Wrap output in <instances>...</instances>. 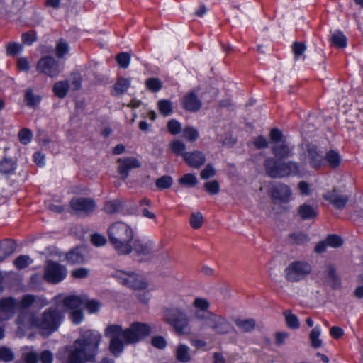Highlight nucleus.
I'll use <instances>...</instances> for the list:
<instances>
[{
	"label": "nucleus",
	"mask_w": 363,
	"mask_h": 363,
	"mask_svg": "<svg viewBox=\"0 0 363 363\" xmlns=\"http://www.w3.org/2000/svg\"><path fill=\"white\" fill-rule=\"evenodd\" d=\"M85 250L75 248L67 254V259L72 264H80L84 262Z\"/></svg>",
	"instance_id": "30"
},
{
	"label": "nucleus",
	"mask_w": 363,
	"mask_h": 363,
	"mask_svg": "<svg viewBox=\"0 0 363 363\" xmlns=\"http://www.w3.org/2000/svg\"><path fill=\"white\" fill-rule=\"evenodd\" d=\"M18 136L22 144L27 145L30 142L33 134L30 129L23 128L18 132Z\"/></svg>",
	"instance_id": "52"
},
{
	"label": "nucleus",
	"mask_w": 363,
	"mask_h": 363,
	"mask_svg": "<svg viewBox=\"0 0 363 363\" xmlns=\"http://www.w3.org/2000/svg\"><path fill=\"white\" fill-rule=\"evenodd\" d=\"M325 162H327L331 168H337L340 166L341 158L337 152L333 150L328 151L324 155Z\"/></svg>",
	"instance_id": "32"
},
{
	"label": "nucleus",
	"mask_w": 363,
	"mask_h": 363,
	"mask_svg": "<svg viewBox=\"0 0 363 363\" xmlns=\"http://www.w3.org/2000/svg\"><path fill=\"white\" fill-rule=\"evenodd\" d=\"M24 99L28 106L35 107L40 103L41 97L34 94L32 89H28L25 91Z\"/></svg>",
	"instance_id": "36"
},
{
	"label": "nucleus",
	"mask_w": 363,
	"mask_h": 363,
	"mask_svg": "<svg viewBox=\"0 0 363 363\" xmlns=\"http://www.w3.org/2000/svg\"><path fill=\"white\" fill-rule=\"evenodd\" d=\"M199 135V131L193 127H185L183 130V137L190 142L196 141Z\"/></svg>",
	"instance_id": "45"
},
{
	"label": "nucleus",
	"mask_w": 363,
	"mask_h": 363,
	"mask_svg": "<svg viewBox=\"0 0 363 363\" xmlns=\"http://www.w3.org/2000/svg\"><path fill=\"white\" fill-rule=\"evenodd\" d=\"M184 160L190 167L199 169L206 163V157L203 152L194 150L185 154Z\"/></svg>",
	"instance_id": "18"
},
{
	"label": "nucleus",
	"mask_w": 363,
	"mask_h": 363,
	"mask_svg": "<svg viewBox=\"0 0 363 363\" xmlns=\"http://www.w3.org/2000/svg\"><path fill=\"white\" fill-rule=\"evenodd\" d=\"M331 42L339 48H344L347 46V38L340 31H337L332 35Z\"/></svg>",
	"instance_id": "39"
},
{
	"label": "nucleus",
	"mask_w": 363,
	"mask_h": 363,
	"mask_svg": "<svg viewBox=\"0 0 363 363\" xmlns=\"http://www.w3.org/2000/svg\"><path fill=\"white\" fill-rule=\"evenodd\" d=\"M69 89V84L68 81H59L54 84L52 91L55 96L60 99L65 98Z\"/></svg>",
	"instance_id": "29"
},
{
	"label": "nucleus",
	"mask_w": 363,
	"mask_h": 363,
	"mask_svg": "<svg viewBox=\"0 0 363 363\" xmlns=\"http://www.w3.org/2000/svg\"><path fill=\"white\" fill-rule=\"evenodd\" d=\"M328 245L333 247H340L343 244L342 239L337 235H329L325 239Z\"/></svg>",
	"instance_id": "53"
},
{
	"label": "nucleus",
	"mask_w": 363,
	"mask_h": 363,
	"mask_svg": "<svg viewBox=\"0 0 363 363\" xmlns=\"http://www.w3.org/2000/svg\"><path fill=\"white\" fill-rule=\"evenodd\" d=\"M253 145L257 149H265L269 147V142L264 136L260 135L255 138Z\"/></svg>",
	"instance_id": "61"
},
{
	"label": "nucleus",
	"mask_w": 363,
	"mask_h": 363,
	"mask_svg": "<svg viewBox=\"0 0 363 363\" xmlns=\"http://www.w3.org/2000/svg\"><path fill=\"white\" fill-rule=\"evenodd\" d=\"M167 128L172 135H177L182 130V125L177 120L172 119L167 123Z\"/></svg>",
	"instance_id": "58"
},
{
	"label": "nucleus",
	"mask_w": 363,
	"mask_h": 363,
	"mask_svg": "<svg viewBox=\"0 0 363 363\" xmlns=\"http://www.w3.org/2000/svg\"><path fill=\"white\" fill-rule=\"evenodd\" d=\"M62 296L58 295L55 298L56 303H60L62 305V309H76L82 306L84 303L83 298L77 296H68L63 299H61Z\"/></svg>",
	"instance_id": "20"
},
{
	"label": "nucleus",
	"mask_w": 363,
	"mask_h": 363,
	"mask_svg": "<svg viewBox=\"0 0 363 363\" xmlns=\"http://www.w3.org/2000/svg\"><path fill=\"white\" fill-rule=\"evenodd\" d=\"M130 84L131 79L130 78L118 77L113 87V94L115 96L123 94L130 86Z\"/></svg>",
	"instance_id": "25"
},
{
	"label": "nucleus",
	"mask_w": 363,
	"mask_h": 363,
	"mask_svg": "<svg viewBox=\"0 0 363 363\" xmlns=\"http://www.w3.org/2000/svg\"><path fill=\"white\" fill-rule=\"evenodd\" d=\"M16 250V243L12 240H5L0 242V257L5 259L13 253Z\"/></svg>",
	"instance_id": "28"
},
{
	"label": "nucleus",
	"mask_w": 363,
	"mask_h": 363,
	"mask_svg": "<svg viewBox=\"0 0 363 363\" xmlns=\"http://www.w3.org/2000/svg\"><path fill=\"white\" fill-rule=\"evenodd\" d=\"M306 50V45L303 43L294 42L292 45V50L296 58L301 56Z\"/></svg>",
	"instance_id": "60"
},
{
	"label": "nucleus",
	"mask_w": 363,
	"mask_h": 363,
	"mask_svg": "<svg viewBox=\"0 0 363 363\" xmlns=\"http://www.w3.org/2000/svg\"><path fill=\"white\" fill-rule=\"evenodd\" d=\"M145 84L147 87L154 92L158 91L162 87L161 82L156 78L148 79Z\"/></svg>",
	"instance_id": "59"
},
{
	"label": "nucleus",
	"mask_w": 363,
	"mask_h": 363,
	"mask_svg": "<svg viewBox=\"0 0 363 363\" xmlns=\"http://www.w3.org/2000/svg\"><path fill=\"white\" fill-rule=\"evenodd\" d=\"M311 272L309 264L301 261L290 263L284 269V277L288 282L295 283L302 281Z\"/></svg>",
	"instance_id": "7"
},
{
	"label": "nucleus",
	"mask_w": 363,
	"mask_h": 363,
	"mask_svg": "<svg viewBox=\"0 0 363 363\" xmlns=\"http://www.w3.org/2000/svg\"><path fill=\"white\" fill-rule=\"evenodd\" d=\"M325 279L333 289H338L340 286V279L336 274V269L332 264H329L325 269Z\"/></svg>",
	"instance_id": "23"
},
{
	"label": "nucleus",
	"mask_w": 363,
	"mask_h": 363,
	"mask_svg": "<svg viewBox=\"0 0 363 363\" xmlns=\"http://www.w3.org/2000/svg\"><path fill=\"white\" fill-rule=\"evenodd\" d=\"M69 47L67 43L61 40L58 42L57 44L55 51H56V56L58 58H62L65 55H66L68 52Z\"/></svg>",
	"instance_id": "54"
},
{
	"label": "nucleus",
	"mask_w": 363,
	"mask_h": 363,
	"mask_svg": "<svg viewBox=\"0 0 363 363\" xmlns=\"http://www.w3.org/2000/svg\"><path fill=\"white\" fill-rule=\"evenodd\" d=\"M216 174V170L212 164H208L205 168L200 172V177L203 180L213 177Z\"/></svg>",
	"instance_id": "50"
},
{
	"label": "nucleus",
	"mask_w": 363,
	"mask_h": 363,
	"mask_svg": "<svg viewBox=\"0 0 363 363\" xmlns=\"http://www.w3.org/2000/svg\"><path fill=\"white\" fill-rule=\"evenodd\" d=\"M84 303L82 305H84L89 313H96L99 311L101 303L96 300H88L84 298Z\"/></svg>",
	"instance_id": "55"
},
{
	"label": "nucleus",
	"mask_w": 363,
	"mask_h": 363,
	"mask_svg": "<svg viewBox=\"0 0 363 363\" xmlns=\"http://www.w3.org/2000/svg\"><path fill=\"white\" fill-rule=\"evenodd\" d=\"M309 240L308 235L303 232H294L289 235V242L292 245H304Z\"/></svg>",
	"instance_id": "31"
},
{
	"label": "nucleus",
	"mask_w": 363,
	"mask_h": 363,
	"mask_svg": "<svg viewBox=\"0 0 363 363\" xmlns=\"http://www.w3.org/2000/svg\"><path fill=\"white\" fill-rule=\"evenodd\" d=\"M203 216L200 212H194L190 216V225L194 229L201 228L203 223Z\"/></svg>",
	"instance_id": "44"
},
{
	"label": "nucleus",
	"mask_w": 363,
	"mask_h": 363,
	"mask_svg": "<svg viewBox=\"0 0 363 363\" xmlns=\"http://www.w3.org/2000/svg\"><path fill=\"white\" fill-rule=\"evenodd\" d=\"M182 104L184 108L191 112L199 111L202 104L194 92H189L184 96Z\"/></svg>",
	"instance_id": "21"
},
{
	"label": "nucleus",
	"mask_w": 363,
	"mask_h": 363,
	"mask_svg": "<svg viewBox=\"0 0 363 363\" xmlns=\"http://www.w3.org/2000/svg\"><path fill=\"white\" fill-rule=\"evenodd\" d=\"M270 140L274 145L279 144L286 141L282 132L278 128H272L269 133Z\"/></svg>",
	"instance_id": "43"
},
{
	"label": "nucleus",
	"mask_w": 363,
	"mask_h": 363,
	"mask_svg": "<svg viewBox=\"0 0 363 363\" xmlns=\"http://www.w3.org/2000/svg\"><path fill=\"white\" fill-rule=\"evenodd\" d=\"M205 190L211 195L218 194L220 191V184L217 180L206 182L203 184Z\"/></svg>",
	"instance_id": "46"
},
{
	"label": "nucleus",
	"mask_w": 363,
	"mask_h": 363,
	"mask_svg": "<svg viewBox=\"0 0 363 363\" xmlns=\"http://www.w3.org/2000/svg\"><path fill=\"white\" fill-rule=\"evenodd\" d=\"M14 354L11 349L1 347H0V360L4 362H11L13 359Z\"/></svg>",
	"instance_id": "57"
},
{
	"label": "nucleus",
	"mask_w": 363,
	"mask_h": 363,
	"mask_svg": "<svg viewBox=\"0 0 363 363\" xmlns=\"http://www.w3.org/2000/svg\"><path fill=\"white\" fill-rule=\"evenodd\" d=\"M150 333L147 324L134 322L125 330L119 325H108L105 330V335L110 338L109 350L116 357L123 350L125 345L135 344Z\"/></svg>",
	"instance_id": "2"
},
{
	"label": "nucleus",
	"mask_w": 363,
	"mask_h": 363,
	"mask_svg": "<svg viewBox=\"0 0 363 363\" xmlns=\"http://www.w3.org/2000/svg\"><path fill=\"white\" fill-rule=\"evenodd\" d=\"M297 213L301 220H314L318 216V207L303 203L298 206Z\"/></svg>",
	"instance_id": "22"
},
{
	"label": "nucleus",
	"mask_w": 363,
	"mask_h": 363,
	"mask_svg": "<svg viewBox=\"0 0 363 363\" xmlns=\"http://www.w3.org/2000/svg\"><path fill=\"white\" fill-rule=\"evenodd\" d=\"M263 166L266 174L272 179H281L298 175L301 173L299 163L293 160L279 161L272 157H267L264 161Z\"/></svg>",
	"instance_id": "5"
},
{
	"label": "nucleus",
	"mask_w": 363,
	"mask_h": 363,
	"mask_svg": "<svg viewBox=\"0 0 363 363\" xmlns=\"http://www.w3.org/2000/svg\"><path fill=\"white\" fill-rule=\"evenodd\" d=\"M14 169V164L12 160L4 159L0 162V172L9 174Z\"/></svg>",
	"instance_id": "56"
},
{
	"label": "nucleus",
	"mask_w": 363,
	"mask_h": 363,
	"mask_svg": "<svg viewBox=\"0 0 363 363\" xmlns=\"http://www.w3.org/2000/svg\"><path fill=\"white\" fill-rule=\"evenodd\" d=\"M189 350V347L187 345L183 344L179 345L175 350L176 359L182 363L190 362L191 357Z\"/></svg>",
	"instance_id": "26"
},
{
	"label": "nucleus",
	"mask_w": 363,
	"mask_h": 363,
	"mask_svg": "<svg viewBox=\"0 0 363 363\" xmlns=\"http://www.w3.org/2000/svg\"><path fill=\"white\" fill-rule=\"evenodd\" d=\"M163 319L177 335L186 334V330L189 328V317L182 308L176 306L164 307Z\"/></svg>",
	"instance_id": "6"
},
{
	"label": "nucleus",
	"mask_w": 363,
	"mask_h": 363,
	"mask_svg": "<svg viewBox=\"0 0 363 363\" xmlns=\"http://www.w3.org/2000/svg\"><path fill=\"white\" fill-rule=\"evenodd\" d=\"M179 183L184 186L193 187L197 184L198 180L194 174L187 173L179 178Z\"/></svg>",
	"instance_id": "40"
},
{
	"label": "nucleus",
	"mask_w": 363,
	"mask_h": 363,
	"mask_svg": "<svg viewBox=\"0 0 363 363\" xmlns=\"http://www.w3.org/2000/svg\"><path fill=\"white\" fill-rule=\"evenodd\" d=\"M210 314H213V312L210 311L196 310L194 317L197 321L203 322L204 325L206 326L209 320Z\"/></svg>",
	"instance_id": "51"
},
{
	"label": "nucleus",
	"mask_w": 363,
	"mask_h": 363,
	"mask_svg": "<svg viewBox=\"0 0 363 363\" xmlns=\"http://www.w3.org/2000/svg\"><path fill=\"white\" fill-rule=\"evenodd\" d=\"M67 275V269L65 266L52 260L45 262L43 278L50 284H57L62 281Z\"/></svg>",
	"instance_id": "8"
},
{
	"label": "nucleus",
	"mask_w": 363,
	"mask_h": 363,
	"mask_svg": "<svg viewBox=\"0 0 363 363\" xmlns=\"http://www.w3.org/2000/svg\"><path fill=\"white\" fill-rule=\"evenodd\" d=\"M323 198L333 204L335 208L340 210L343 209L349 201V196L336 187L325 194Z\"/></svg>",
	"instance_id": "15"
},
{
	"label": "nucleus",
	"mask_w": 363,
	"mask_h": 363,
	"mask_svg": "<svg viewBox=\"0 0 363 363\" xmlns=\"http://www.w3.org/2000/svg\"><path fill=\"white\" fill-rule=\"evenodd\" d=\"M158 109L162 115L167 116L172 113V103L169 100H160L157 103Z\"/></svg>",
	"instance_id": "42"
},
{
	"label": "nucleus",
	"mask_w": 363,
	"mask_h": 363,
	"mask_svg": "<svg viewBox=\"0 0 363 363\" xmlns=\"http://www.w3.org/2000/svg\"><path fill=\"white\" fill-rule=\"evenodd\" d=\"M118 65L123 69L129 66L130 62V55L128 52H120L116 57Z\"/></svg>",
	"instance_id": "48"
},
{
	"label": "nucleus",
	"mask_w": 363,
	"mask_h": 363,
	"mask_svg": "<svg viewBox=\"0 0 363 363\" xmlns=\"http://www.w3.org/2000/svg\"><path fill=\"white\" fill-rule=\"evenodd\" d=\"M206 326L218 335H228L233 329L230 323L225 318L215 313L210 314Z\"/></svg>",
	"instance_id": "10"
},
{
	"label": "nucleus",
	"mask_w": 363,
	"mask_h": 363,
	"mask_svg": "<svg viewBox=\"0 0 363 363\" xmlns=\"http://www.w3.org/2000/svg\"><path fill=\"white\" fill-rule=\"evenodd\" d=\"M107 235L110 243L118 255H127L133 252L134 232L128 224L123 221L111 223L107 229Z\"/></svg>",
	"instance_id": "3"
},
{
	"label": "nucleus",
	"mask_w": 363,
	"mask_h": 363,
	"mask_svg": "<svg viewBox=\"0 0 363 363\" xmlns=\"http://www.w3.org/2000/svg\"><path fill=\"white\" fill-rule=\"evenodd\" d=\"M37 70L50 77H55L60 72L59 62L51 56L40 59L37 64Z\"/></svg>",
	"instance_id": "13"
},
{
	"label": "nucleus",
	"mask_w": 363,
	"mask_h": 363,
	"mask_svg": "<svg viewBox=\"0 0 363 363\" xmlns=\"http://www.w3.org/2000/svg\"><path fill=\"white\" fill-rule=\"evenodd\" d=\"M303 164L306 163V160L311 168L320 169L325 163L324 153L319 147L313 144H306V153L301 155Z\"/></svg>",
	"instance_id": "9"
},
{
	"label": "nucleus",
	"mask_w": 363,
	"mask_h": 363,
	"mask_svg": "<svg viewBox=\"0 0 363 363\" xmlns=\"http://www.w3.org/2000/svg\"><path fill=\"white\" fill-rule=\"evenodd\" d=\"M152 345L158 349H164L167 345V342L162 336H155L152 338Z\"/></svg>",
	"instance_id": "64"
},
{
	"label": "nucleus",
	"mask_w": 363,
	"mask_h": 363,
	"mask_svg": "<svg viewBox=\"0 0 363 363\" xmlns=\"http://www.w3.org/2000/svg\"><path fill=\"white\" fill-rule=\"evenodd\" d=\"M133 251L138 255L147 256L151 254V248L147 243H144L139 240H135L132 245Z\"/></svg>",
	"instance_id": "34"
},
{
	"label": "nucleus",
	"mask_w": 363,
	"mask_h": 363,
	"mask_svg": "<svg viewBox=\"0 0 363 363\" xmlns=\"http://www.w3.org/2000/svg\"><path fill=\"white\" fill-rule=\"evenodd\" d=\"M192 305L196 310L201 311H209L211 306L208 299L201 297L196 298Z\"/></svg>",
	"instance_id": "47"
},
{
	"label": "nucleus",
	"mask_w": 363,
	"mask_h": 363,
	"mask_svg": "<svg viewBox=\"0 0 363 363\" xmlns=\"http://www.w3.org/2000/svg\"><path fill=\"white\" fill-rule=\"evenodd\" d=\"M120 283L133 289H145L147 284L134 273H125L123 271H117L113 274Z\"/></svg>",
	"instance_id": "11"
},
{
	"label": "nucleus",
	"mask_w": 363,
	"mask_h": 363,
	"mask_svg": "<svg viewBox=\"0 0 363 363\" xmlns=\"http://www.w3.org/2000/svg\"><path fill=\"white\" fill-rule=\"evenodd\" d=\"M169 149L171 151L177 156H182L184 158V155L187 154L186 151L185 143L180 140H174L169 143Z\"/></svg>",
	"instance_id": "33"
},
{
	"label": "nucleus",
	"mask_w": 363,
	"mask_h": 363,
	"mask_svg": "<svg viewBox=\"0 0 363 363\" xmlns=\"http://www.w3.org/2000/svg\"><path fill=\"white\" fill-rule=\"evenodd\" d=\"M123 208V202L120 199H115L105 202L103 211L108 215H113L119 212Z\"/></svg>",
	"instance_id": "27"
},
{
	"label": "nucleus",
	"mask_w": 363,
	"mask_h": 363,
	"mask_svg": "<svg viewBox=\"0 0 363 363\" xmlns=\"http://www.w3.org/2000/svg\"><path fill=\"white\" fill-rule=\"evenodd\" d=\"M35 301V297L33 295L25 296L20 302H18V306L23 308H29Z\"/></svg>",
	"instance_id": "62"
},
{
	"label": "nucleus",
	"mask_w": 363,
	"mask_h": 363,
	"mask_svg": "<svg viewBox=\"0 0 363 363\" xmlns=\"http://www.w3.org/2000/svg\"><path fill=\"white\" fill-rule=\"evenodd\" d=\"M18 306V302L12 297L0 299V321L12 318Z\"/></svg>",
	"instance_id": "16"
},
{
	"label": "nucleus",
	"mask_w": 363,
	"mask_h": 363,
	"mask_svg": "<svg viewBox=\"0 0 363 363\" xmlns=\"http://www.w3.org/2000/svg\"><path fill=\"white\" fill-rule=\"evenodd\" d=\"M283 315L285 317V320L289 328L297 329L299 327V321L297 316L293 314L290 310L284 311Z\"/></svg>",
	"instance_id": "37"
},
{
	"label": "nucleus",
	"mask_w": 363,
	"mask_h": 363,
	"mask_svg": "<svg viewBox=\"0 0 363 363\" xmlns=\"http://www.w3.org/2000/svg\"><path fill=\"white\" fill-rule=\"evenodd\" d=\"M33 262V259L28 255H20L13 261V264L18 269L28 267Z\"/></svg>",
	"instance_id": "41"
},
{
	"label": "nucleus",
	"mask_w": 363,
	"mask_h": 363,
	"mask_svg": "<svg viewBox=\"0 0 363 363\" xmlns=\"http://www.w3.org/2000/svg\"><path fill=\"white\" fill-rule=\"evenodd\" d=\"M271 150L274 156V158L279 161L284 160L293 155V148L290 147L286 141L273 145Z\"/></svg>",
	"instance_id": "19"
},
{
	"label": "nucleus",
	"mask_w": 363,
	"mask_h": 363,
	"mask_svg": "<svg viewBox=\"0 0 363 363\" xmlns=\"http://www.w3.org/2000/svg\"><path fill=\"white\" fill-rule=\"evenodd\" d=\"M32 318H36L30 312L23 311L20 313L18 317L16 320V322L18 325L23 326H33L31 320Z\"/></svg>",
	"instance_id": "35"
},
{
	"label": "nucleus",
	"mask_w": 363,
	"mask_h": 363,
	"mask_svg": "<svg viewBox=\"0 0 363 363\" xmlns=\"http://www.w3.org/2000/svg\"><path fill=\"white\" fill-rule=\"evenodd\" d=\"M65 311L62 305L56 303L45 309L39 317L32 318V325L35 327L44 337H48L57 331L65 318Z\"/></svg>",
	"instance_id": "4"
},
{
	"label": "nucleus",
	"mask_w": 363,
	"mask_h": 363,
	"mask_svg": "<svg viewBox=\"0 0 363 363\" xmlns=\"http://www.w3.org/2000/svg\"><path fill=\"white\" fill-rule=\"evenodd\" d=\"M117 172L120 175V179L125 180L129 176V172L133 169L140 168V162L134 157H124L117 160Z\"/></svg>",
	"instance_id": "14"
},
{
	"label": "nucleus",
	"mask_w": 363,
	"mask_h": 363,
	"mask_svg": "<svg viewBox=\"0 0 363 363\" xmlns=\"http://www.w3.org/2000/svg\"><path fill=\"white\" fill-rule=\"evenodd\" d=\"M70 206L77 214L89 215L96 208V203L92 198L74 197L70 201Z\"/></svg>",
	"instance_id": "12"
},
{
	"label": "nucleus",
	"mask_w": 363,
	"mask_h": 363,
	"mask_svg": "<svg viewBox=\"0 0 363 363\" xmlns=\"http://www.w3.org/2000/svg\"><path fill=\"white\" fill-rule=\"evenodd\" d=\"M270 195L272 199L279 200L283 202L289 201L291 195L289 186L281 183H277L271 186Z\"/></svg>",
	"instance_id": "17"
},
{
	"label": "nucleus",
	"mask_w": 363,
	"mask_h": 363,
	"mask_svg": "<svg viewBox=\"0 0 363 363\" xmlns=\"http://www.w3.org/2000/svg\"><path fill=\"white\" fill-rule=\"evenodd\" d=\"M234 323L241 332L245 333H251L256 327V320L253 318H236L234 320Z\"/></svg>",
	"instance_id": "24"
},
{
	"label": "nucleus",
	"mask_w": 363,
	"mask_h": 363,
	"mask_svg": "<svg viewBox=\"0 0 363 363\" xmlns=\"http://www.w3.org/2000/svg\"><path fill=\"white\" fill-rule=\"evenodd\" d=\"M172 182V179L170 176L164 175L157 179L155 184L157 188L161 189H169L171 187Z\"/></svg>",
	"instance_id": "49"
},
{
	"label": "nucleus",
	"mask_w": 363,
	"mask_h": 363,
	"mask_svg": "<svg viewBox=\"0 0 363 363\" xmlns=\"http://www.w3.org/2000/svg\"><path fill=\"white\" fill-rule=\"evenodd\" d=\"M320 335V330L318 327L313 328L309 334L311 345L313 348H318L322 345V340L319 338Z\"/></svg>",
	"instance_id": "38"
},
{
	"label": "nucleus",
	"mask_w": 363,
	"mask_h": 363,
	"mask_svg": "<svg viewBox=\"0 0 363 363\" xmlns=\"http://www.w3.org/2000/svg\"><path fill=\"white\" fill-rule=\"evenodd\" d=\"M101 335L99 333L87 330L77 339L73 345L66 346L57 354L61 363H86L93 362L98 351Z\"/></svg>",
	"instance_id": "1"
},
{
	"label": "nucleus",
	"mask_w": 363,
	"mask_h": 363,
	"mask_svg": "<svg viewBox=\"0 0 363 363\" xmlns=\"http://www.w3.org/2000/svg\"><path fill=\"white\" fill-rule=\"evenodd\" d=\"M22 49V46L20 44L16 43H10L6 46V53L9 55L14 56Z\"/></svg>",
	"instance_id": "63"
}]
</instances>
